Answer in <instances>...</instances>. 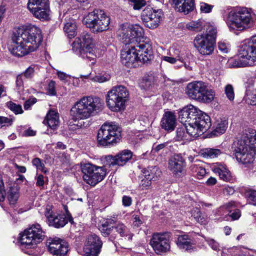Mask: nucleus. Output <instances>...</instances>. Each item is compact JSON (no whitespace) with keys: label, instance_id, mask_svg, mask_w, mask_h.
Returning a JSON list of instances; mask_svg holds the SVG:
<instances>
[{"label":"nucleus","instance_id":"nucleus-3","mask_svg":"<svg viewBox=\"0 0 256 256\" xmlns=\"http://www.w3.org/2000/svg\"><path fill=\"white\" fill-rule=\"evenodd\" d=\"M232 149L238 162L242 164L252 163L256 152V132L251 129L245 130L242 138L234 143Z\"/></svg>","mask_w":256,"mask_h":256},{"label":"nucleus","instance_id":"nucleus-22","mask_svg":"<svg viewBox=\"0 0 256 256\" xmlns=\"http://www.w3.org/2000/svg\"><path fill=\"white\" fill-rule=\"evenodd\" d=\"M186 162L180 154H175L168 162V168L176 177H180L184 174Z\"/></svg>","mask_w":256,"mask_h":256},{"label":"nucleus","instance_id":"nucleus-26","mask_svg":"<svg viewBox=\"0 0 256 256\" xmlns=\"http://www.w3.org/2000/svg\"><path fill=\"white\" fill-rule=\"evenodd\" d=\"M176 10L188 14L194 7V0H172Z\"/></svg>","mask_w":256,"mask_h":256},{"label":"nucleus","instance_id":"nucleus-1","mask_svg":"<svg viewBox=\"0 0 256 256\" xmlns=\"http://www.w3.org/2000/svg\"><path fill=\"white\" fill-rule=\"evenodd\" d=\"M178 119L184 124L177 128L175 138L184 144L202 135L211 126L210 117L192 104L179 111Z\"/></svg>","mask_w":256,"mask_h":256},{"label":"nucleus","instance_id":"nucleus-18","mask_svg":"<svg viewBox=\"0 0 256 256\" xmlns=\"http://www.w3.org/2000/svg\"><path fill=\"white\" fill-rule=\"evenodd\" d=\"M125 44V46L121 52L122 62L129 68L136 67L138 62H140L138 53L135 49L133 43Z\"/></svg>","mask_w":256,"mask_h":256},{"label":"nucleus","instance_id":"nucleus-46","mask_svg":"<svg viewBox=\"0 0 256 256\" xmlns=\"http://www.w3.org/2000/svg\"><path fill=\"white\" fill-rule=\"evenodd\" d=\"M110 78V76L108 74H98L90 78V80L94 82L103 83L108 81Z\"/></svg>","mask_w":256,"mask_h":256},{"label":"nucleus","instance_id":"nucleus-28","mask_svg":"<svg viewBox=\"0 0 256 256\" xmlns=\"http://www.w3.org/2000/svg\"><path fill=\"white\" fill-rule=\"evenodd\" d=\"M213 172L219 176L220 178L226 182H230L232 177L230 172L225 166L216 164L212 168Z\"/></svg>","mask_w":256,"mask_h":256},{"label":"nucleus","instance_id":"nucleus-56","mask_svg":"<svg viewBox=\"0 0 256 256\" xmlns=\"http://www.w3.org/2000/svg\"><path fill=\"white\" fill-rule=\"evenodd\" d=\"M192 170L196 173L198 178H202L206 174V169L202 166L194 168V165L192 166Z\"/></svg>","mask_w":256,"mask_h":256},{"label":"nucleus","instance_id":"nucleus-4","mask_svg":"<svg viewBox=\"0 0 256 256\" xmlns=\"http://www.w3.org/2000/svg\"><path fill=\"white\" fill-rule=\"evenodd\" d=\"M102 100L98 97L84 96L74 103L70 114L74 120L90 118L93 114L103 106Z\"/></svg>","mask_w":256,"mask_h":256},{"label":"nucleus","instance_id":"nucleus-63","mask_svg":"<svg viewBox=\"0 0 256 256\" xmlns=\"http://www.w3.org/2000/svg\"><path fill=\"white\" fill-rule=\"evenodd\" d=\"M37 101V100L35 98H32L26 100L24 104V108L26 110H28L32 105L34 104Z\"/></svg>","mask_w":256,"mask_h":256},{"label":"nucleus","instance_id":"nucleus-29","mask_svg":"<svg viewBox=\"0 0 256 256\" xmlns=\"http://www.w3.org/2000/svg\"><path fill=\"white\" fill-rule=\"evenodd\" d=\"M46 122L48 126L52 130H56L60 124L59 116L54 110H50L48 113L44 122Z\"/></svg>","mask_w":256,"mask_h":256},{"label":"nucleus","instance_id":"nucleus-39","mask_svg":"<svg viewBox=\"0 0 256 256\" xmlns=\"http://www.w3.org/2000/svg\"><path fill=\"white\" fill-rule=\"evenodd\" d=\"M19 188L17 186L10 188L8 192V200L10 204H14L19 198Z\"/></svg>","mask_w":256,"mask_h":256},{"label":"nucleus","instance_id":"nucleus-16","mask_svg":"<svg viewBox=\"0 0 256 256\" xmlns=\"http://www.w3.org/2000/svg\"><path fill=\"white\" fill-rule=\"evenodd\" d=\"M246 48L243 44L239 50L238 58H230L228 60V66L230 68H238L246 66H252L256 64V56H254L248 50L246 51L248 54H244L246 51L244 49Z\"/></svg>","mask_w":256,"mask_h":256},{"label":"nucleus","instance_id":"nucleus-42","mask_svg":"<svg viewBox=\"0 0 256 256\" xmlns=\"http://www.w3.org/2000/svg\"><path fill=\"white\" fill-rule=\"evenodd\" d=\"M204 34L208 39L216 44L217 34V30L216 26L208 25L206 28V33Z\"/></svg>","mask_w":256,"mask_h":256},{"label":"nucleus","instance_id":"nucleus-10","mask_svg":"<svg viewBox=\"0 0 256 256\" xmlns=\"http://www.w3.org/2000/svg\"><path fill=\"white\" fill-rule=\"evenodd\" d=\"M120 134V128L116 124L113 122H106L98 131V142L104 146L116 143Z\"/></svg>","mask_w":256,"mask_h":256},{"label":"nucleus","instance_id":"nucleus-21","mask_svg":"<svg viewBox=\"0 0 256 256\" xmlns=\"http://www.w3.org/2000/svg\"><path fill=\"white\" fill-rule=\"evenodd\" d=\"M135 49L138 53L140 62L146 63L154 58L152 44L149 41H142L134 44Z\"/></svg>","mask_w":256,"mask_h":256},{"label":"nucleus","instance_id":"nucleus-32","mask_svg":"<svg viewBox=\"0 0 256 256\" xmlns=\"http://www.w3.org/2000/svg\"><path fill=\"white\" fill-rule=\"evenodd\" d=\"M116 156L117 159V165L123 166L132 158V153L128 150H124L118 153Z\"/></svg>","mask_w":256,"mask_h":256},{"label":"nucleus","instance_id":"nucleus-53","mask_svg":"<svg viewBox=\"0 0 256 256\" xmlns=\"http://www.w3.org/2000/svg\"><path fill=\"white\" fill-rule=\"evenodd\" d=\"M200 7L201 12L206 14L211 12L214 6L204 2H201L200 4Z\"/></svg>","mask_w":256,"mask_h":256},{"label":"nucleus","instance_id":"nucleus-7","mask_svg":"<svg viewBox=\"0 0 256 256\" xmlns=\"http://www.w3.org/2000/svg\"><path fill=\"white\" fill-rule=\"evenodd\" d=\"M129 99V92L127 88L119 85L113 86L107 92L106 104L112 112H120L126 108V104Z\"/></svg>","mask_w":256,"mask_h":256},{"label":"nucleus","instance_id":"nucleus-47","mask_svg":"<svg viewBox=\"0 0 256 256\" xmlns=\"http://www.w3.org/2000/svg\"><path fill=\"white\" fill-rule=\"evenodd\" d=\"M224 94L226 98L230 100L233 101L234 98V92L233 86L230 84H226L224 87Z\"/></svg>","mask_w":256,"mask_h":256},{"label":"nucleus","instance_id":"nucleus-64","mask_svg":"<svg viewBox=\"0 0 256 256\" xmlns=\"http://www.w3.org/2000/svg\"><path fill=\"white\" fill-rule=\"evenodd\" d=\"M233 211L234 212L232 213H230L227 216H228L230 217L232 220H238L240 216V210L238 209H234Z\"/></svg>","mask_w":256,"mask_h":256},{"label":"nucleus","instance_id":"nucleus-58","mask_svg":"<svg viewBox=\"0 0 256 256\" xmlns=\"http://www.w3.org/2000/svg\"><path fill=\"white\" fill-rule=\"evenodd\" d=\"M6 195V192L4 186V183L2 176L0 174V202H2L4 200Z\"/></svg>","mask_w":256,"mask_h":256},{"label":"nucleus","instance_id":"nucleus-35","mask_svg":"<svg viewBox=\"0 0 256 256\" xmlns=\"http://www.w3.org/2000/svg\"><path fill=\"white\" fill-rule=\"evenodd\" d=\"M236 207V202L234 201H230L220 206L218 210V214L220 216L224 214L227 216L231 213Z\"/></svg>","mask_w":256,"mask_h":256},{"label":"nucleus","instance_id":"nucleus-49","mask_svg":"<svg viewBox=\"0 0 256 256\" xmlns=\"http://www.w3.org/2000/svg\"><path fill=\"white\" fill-rule=\"evenodd\" d=\"M8 108L12 111L15 114H21L23 112L22 107L20 104H17L12 102L7 103Z\"/></svg>","mask_w":256,"mask_h":256},{"label":"nucleus","instance_id":"nucleus-19","mask_svg":"<svg viewBox=\"0 0 256 256\" xmlns=\"http://www.w3.org/2000/svg\"><path fill=\"white\" fill-rule=\"evenodd\" d=\"M193 43L194 48L203 56L212 54L214 52L216 46V44L206 37L204 34L196 35Z\"/></svg>","mask_w":256,"mask_h":256},{"label":"nucleus","instance_id":"nucleus-5","mask_svg":"<svg viewBox=\"0 0 256 256\" xmlns=\"http://www.w3.org/2000/svg\"><path fill=\"white\" fill-rule=\"evenodd\" d=\"M74 51L76 52L83 59L92 62V64L96 62L97 56L95 45L91 34L83 32L80 37L76 38L72 44Z\"/></svg>","mask_w":256,"mask_h":256},{"label":"nucleus","instance_id":"nucleus-52","mask_svg":"<svg viewBox=\"0 0 256 256\" xmlns=\"http://www.w3.org/2000/svg\"><path fill=\"white\" fill-rule=\"evenodd\" d=\"M205 240L213 250L216 251H218L220 250V244L218 242L214 239L206 238H205Z\"/></svg>","mask_w":256,"mask_h":256},{"label":"nucleus","instance_id":"nucleus-8","mask_svg":"<svg viewBox=\"0 0 256 256\" xmlns=\"http://www.w3.org/2000/svg\"><path fill=\"white\" fill-rule=\"evenodd\" d=\"M227 24L230 30L248 28L252 25L251 14L246 8L232 10L228 14Z\"/></svg>","mask_w":256,"mask_h":256},{"label":"nucleus","instance_id":"nucleus-24","mask_svg":"<svg viewBox=\"0 0 256 256\" xmlns=\"http://www.w3.org/2000/svg\"><path fill=\"white\" fill-rule=\"evenodd\" d=\"M49 226H54L56 228H60L64 226L69 221L71 224L74 222L72 218L68 215L66 216L63 214H52L49 212L46 213Z\"/></svg>","mask_w":256,"mask_h":256},{"label":"nucleus","instance_id":"nucleus-34","mask_svg":"<svg viewBox=\"0 0 256 256\" xmlns=\"http://www.w3.org/2000/svg\"><path fill=\"white\" fill-rule=\"evenodd\" d=\"M143 173L150 180H155L160 176L161 172L158 167L154 166H149L146 169H144Z\"/></svg>","mask_w":256,"mask_h":256},{"label":"nucleus","instance_id":"nucleus-45","mask_svg":"<svg viewBox=\"0 0 256 256\" xmlns=\"http://www.w3.org/2000/svg\"><path fill=\"white\" fill-rule=\"evenodd\" d=\"M130 6L134 10H140L144 6L146 2L145 0H128Z\"/></svg>","mask_w":256,"mask_h":256},{"label":"nucleus","instance_id":"nucleus-62","mask_svg":"<svg viewBox=\"0 0 256 256\" xmlns=\"http://www.w3.org/2000/svg\"><path fill=\"white\" fill-rule=\"evenodd\" d=\"M23 75L21 74L18 75L16 78V85L19 92L23 90Z\"/></svg>","mask_w":256,"mask_h":256},{"label":"nucleus","instance_id":"nucleus-11","mask_svg":"<svg viewBox=\"0 0 256 256\" xmlns=\"http://www.w3.org/2000/svg\"><path fill=\"white\" fill-rule=\"evenodd\" d=\"M114 224V220L112 218H108L103 220L99 226V230L102 236L106 237L110 235L114 230L120 238L125 240H131L133 237V234L130 232V228L124 224L118 222L116 223L114 226L110 227Z\"/></svg>","mask_w":256,"mask_h":256},{"label":"nucleus","instance_id":"nucleus-30","mask_svg":"<svg viewBox=\"0 0 256 256\" xmlns=\"http://www.w3.org/2000/svg\"><path fill=\"white\" fill-rule=\"evenodd\" d=\"M177 245L180 249L190 251L193 248L192 239L186 234L180 236L178 238Z\"/></svg>","mask_w":256,"mask_h":256},{"label":"nucleus","instance_id":"nucleus-33","mask_svg":"<svg viewBox=\"0 0 256 256\" xmlns=\"http://www.w3.org/2000/svg\"><path fill=\"white\" fill-rule=\"evenodd\" d=\"M77 26L74 20H70L64 24V30L68 36L70 38H74L76 34Z\"/></svg>","mask_w":256,"mask_h":256},{"label":"nucleus","instance_id":"nucleus-57","mask_svg":"<svg viewBox=\"0 0 256 256\" xmlns=\"http://www.w3.org/2000/svg\"><path fill=\"white\" fill-rule=\"evenodd\" d=\"M47 92L49 95L55 96L56 94V82L53 80H51L47 88Z\"/></svg>","mask_w":256,"mask_h":256},{"label":"nucleus","instance_id":"nucleus-31","mask_svg":"<svg viewBox=\"0 0 256 256\" xmlns=\"http://www.w3.org/2000/svg\"><path fill=\"white\" fill-rule=\"evenodd\" d=\"M228 125V122L225 118L218 119L214 126L213 134L218 136L223 134L226 132Z\"/></svg>","mask_w":256,"mask_h":256},{"label":"nucleus","instance_id":"nucleus-17","mask_svg":"<svg viewBox=\"0 0 256 256\" xmlns=\"http://www.w3.org/2000/svg\"><path fill=\"white\" fill-rule=\"evenodd\" d=\"M163 16L161 10H155L151 7H146L142 13L141 17L145 26L151 29L156 28Z\"/></svg>","mask_w":256,"mask_h":256},{"label":"nucleus","instance_id":"nucleus-14","mask_svg":"<svg viewBox=\"0 0 256 256\" xmlns=\"http://www.w3.org/2000/svg\"><path fill=\"white\" fill-rule=\"evenodd\" d=\"M43 233L44 232L39 224H33L21 234L20 242L26 247L30 248L43 239Z\"/></svg>","mask_w":256,"mask_h":256},{"label":"nucleus","instance_id":"nucleus-12","mask_svg":"<svg viewBox=\"0 0 256 256\" xmlns=\"http://www.w3.org/2000/svg\"><path fill=\"white\" fill-rule=\"evenodd\" d=\"M82 170L84 181L91 186H95L103 180L106 176V170L104 167L90 163L83 164Z\"/></svg>","mask_w":256,"mask_h":256},{"label":"nucleus","instance_id":"nucleus-25","mask_svg":"<svg viewBox=\"0 0 256 256\" xmlns=\"http://www.w3.org/2000/svg\"><path fill=\"white\" fill-rule=\"evenodd\" d=\"M161 126L168 132L174 130L176 125V116L171 112H166L161 120Z\"/></svg>","mask_w":256,"mask_h":256},{"label":"nucleus","instance_id":"nucleus-27","mask_svg":"<svg viewBox=\"0 0 256 256\" xmlns=\"http://www.w3.org/2000/svg\"><path fill=\"white\" fill-rule=\"evenodd\" d=\"M34 16L40 20H48L50 18V6L49 4L29 10Z\"/></svg>","mask_w":256,"mask_h":256},{"label":"nucleus","instance_id":"nucleus-23","mask_svg":"<svg viewBox=\"0 0 256 256\" xmlns=\"http://www.w3.org/2000/svg\"><path fill=\"white\" fill-rule=\"evenodd\" d=\"M48 250L53 255L64 256L68 252V244L64 240L55 238L50 242Z\"/></svg>","mask_w":256,"mask_h":256},{"label":"nucleus","instance_id":"nucleus-51","mask_svg":"<svg viewBox=\"0 0 256 256\" xmlns=\"http://www.w3.org/2000/svg\"><path fill=\"white\" fill-rule=\"evenodd\" d=\"M246 196L252 204L256 206V190H250L246 191Z\"/></svg>","mask_w":256,"mask_h":256},{"label":"nucleus","instance_id":"nucleus-44","mask_svg":"<svg viewBox=\"0 0 256 256\" xmlns=\"http://www.w3.org/2000/svg\"><path fill=\"white\" fill-rule=\"evenodd\" d=\"M152 180L148 178L144 175L141 177V180L139 182V188L140 190H146L150 188Z\"/></svg>","mask_w":256,"mask_h":256},{"label":"nucleus","instance_id":"nucleus-13","mask_svg":"<svg viewBox=\"0 0 256 256\" xmlns=\"http://www.w3.org/2000/svg\"><path fill=\"white\" fill-rule=\"evenodd\" d=\"M170 232H156L152 235L150 244L157 254L162 256L170 251Z\"/></svg>","mask_w":256,"mask_h":256},{"label":"nucleus","instance_id":"nucleus-48","mask_svg":"<svg viewBox=\"0 0 256 256\" xmlns=\"http://www.w3.org/2000/svg\"><path fill=\"white\" fill-rule=\"evenodd\" d=\"M219 50L223 54H228L230 50V44L226 40H220L218 43Z\"/></svg>","mask_w":256,"mask_h":256},{"label":"nucleus","instance_id":"nucleus-20","mask_svg":"<svg viewBox=\"0 0 256 256\" xmlns=\"http://www.w3.org/2000/svg\"><path fill=\"white\" fill-rule=\"evenodd\" d=\"M102 245V242L98 236H88L84 247V256H98Z\"/></svg>","mask_w":256,"mask_h":256},{"label":"nucleus","instance_id":"nucleus-43","mask_svg":"<svg viewBox=\"0 0 256 256\" xmlns=\"http://www.w3.org/2000/svg\"><path fill=\"white\" fill-rule=\"evenodd\" d=\"M48 4V0H28V10Z\"/></svg>","mask_w":256,"mask_h":256},{"label":"nucleus","instance_id":"nucleus-55","mask_svg":"<svg viewBox=\"0 0 256 256\" xmlns=\"http://www.w3.org/2000/svg\"><path fill=\"white\" fill-rule=\"evenodd\" d=\"M14 118L10 117L0 116V128L6 126H10L12 124Z\"/></svg>","mask_w":256,"mask_h":256},{"label":"nucleus","instance_id":"nucleus-40","mask_svg":"<svg viewBox=\"0 0 256 256\" xmlns=\"http://www.w3.org/2000/svg\"><path fill=\"white\" fill-rule=\"evenodd\" d=\"M191 216L200 224H206L208 222V218L202 215L200 210L198 208H193L190 212Z\"/></svg>","mask_w":256,"mask_h":256},{"label":"nucleus","instance_id":"nucleus-54","mask_svg":"<svg viewBox=\"0 0 256 256\" xmlns=\"http://www.w3.org/2000/svg\"><path fill=\"white\" fill-rule=\"evenodd\" d=\"M32 164L38 170H40L44 172H46V171L44 170V165L42 162L40 158H34L32 160Z\"/></svg>","mask_w":256,"mask_h":256},{"label":"nucleus","instance_id":"nucleus-15","mask_svg":"<svg viewBox=\"0 0 256 256\" xmlns=\"http://www.w3.org/2000/svg\"><path fill=\"white\" fill-rule=\"evenodd\" d=\"M118 36L124 44H134L142 36L144 30L139 24L132 25L130 27L121 26L118 30Z\"/></svg>","mask_w":256,"mask_h":256},{"label":"nucleus","instance_id":"nucleus-38","mask_svg":"<svg viewBox=\"0 0 256 256\" xmlns=\"http://www.w3.org/2000/svg\"><path fill=\"white\" fill-rule=\"evenodd\" d=\"M200 154L204 158H214L220 156L222 152L220 149L205 148L201 150Z\"/></svg>","mask_w":256,"mask_h":256},{"label":"nucleus","instance_id":"nucleus-9","mask_svg":"<svg viewBox=\"0 0 256 256\" xmlns=\"http://www.w3.org/2000/svg\"><path fill=\"white\" fill-rule=\"evenodd\" d=\"M83 22L93 32H100L108 29L110 18L104 10L96 9L84 18Z\"/></svg>","mask_w":256,"mask_h":256},{"label":"nucleus","instance_id":"nucleus-50","mask_svg":"<svg viewBox=\"0 0 256 256\" xmlns=\"http://www.w3.org/2000/svg\"><path fill=\"white\" fill-rule=\"evenodd\" d=\"M103 162L105 165L110 166L117 165V159L116 156H113L112 155L106 156L104 158Z\"/></svg>","mask_w":256,"mask_h":256},{"label":"nucleus","instance_id":"nucleus-2","mask_svg":"<svg viewBox=\"0 0 256 256\" xmlns=\"http://www.w3.org/2000/svg\"><path fill=\"white\" fill-rule=\"evenodd\" d=\"M12 40L10 52L13 55L22 56L38 49L42 40L41 30L35 26H28L19 30Z\"/></svg>","mask_w":256,"mask_h":256},{"label":"nucleus","instance_id":"nucleus-36","mask_svg":"<svg viewBox=\"0 0 256 256\" xmlns=\"http://www.w3.org/2000/svg\"><path fill=\"white\" fill-rule=\"evenodd\" d=\"M205 26V23L201 20L192 21L186 24V28L189 30L199 32L202 31Z\"/></svg>","mask_w":256,"mask_h":256},{"label":"nucleus","instance_id":"nucleus-37","mask_svg":"<svg viewBox=\"0 0 256 256\" xmlns=\"http://www.w3.org/2000/svg\"><path fill=\"white\" fill-rule=\"evenodd\" d=\"M244 44L246 46L244 48V50H249L254 56H256V36H253L249 40L245 41ZM244 52V54H248L246 51Z\"/></svg>","mask_w":256,"mask_h":256},{"label":"nucleus","instance_id":"nucleus-61","mask_svg":"<svg viewBox=\"0 0 256 256\" xmlns=\"http://www.w3.org/2000/svg\"><path fill=\"white\" fill-rule=\"evenodd\" d=\"M170 56L174 57L176 60L182 61V57L180 51L174 48H172L170 50Z\"/></svg>","mask_w":256,"mask_h":256},{"label":"nucleus","instance_id":"nucleus-41","mask_svg":"<svg viewBox=\"0 0 256 256\" xmlns=\"http://www.w3.org/2000/svg\"><path fill=\"white\" fill-rule=\"evenodd\" d=\"M246 102L250 105H256V90H247L244 97Z\"/></svg>","mask_w":256,"mask_h":256},{"label":"nucleus","instance_id":"nucleus-59","mask_svg":"<svg viewBox=\"0 0 256 256\" xmlns=\"http://www.w3.org/2000/svg\"><path fill=\"white\" fill-rule=\"evenodd\" d=\"M56 74L60 80L64 83H66L72 78L70 76L66 74L64 72L58 71Z\"/></svg>","mask_w":256,"mask_h":256},{"label":"nucleus","instance_id":"nucleus-60","mask_svg":"<svg viewBox=\"0 0 256 256\" xmlns=\"http://www.w3.org/2000/svg\"><path fill=\"white\" fill-rule=\"evenodd\" d=\"M34 66H30L25 70V72L22 74L26 78H30L34 76Z\"/></svg>","mask_w":256,"mask_h":256},{"label":"nucleus","instance_id":"nucleus-6","mask_svg":"<svg viewBox=\"0 0 256 256\" xmlns=\"http://www.w3.org/2000/svg\"><path fill=\"white\" fill-rule=\"evenodd\" d=\"M186 93L191 99L209 103L214 99L215 93L208 84L201 80L190 82L187 84Z\"/></svg>","mask_w":256,"mask_h":256}]
</instances>
